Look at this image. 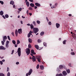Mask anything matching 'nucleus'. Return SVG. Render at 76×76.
<instances>
[{
  "mask_svg": "<svg viewBox=\"0 0 76 76\" xmlns=\"http://www.w3.org/2000/svg\"><path fill=\"white\" fill-rule=\"evenodd\" d=\"M10 76V72H8L7 74V76Z\"/></svg>",
  "mask_w": 76,
  "mask_h": 76,
  "instance_id": "ea45409f",
  "label": "nucleus"
},
{
  "mask_svg": "<svg viewBox=\"0 0 76 76\" xmlns=\"http://www.w3.org/2000/svg\"><path fill=\"white\" fill-rule=\"evenodd\" d=\"M26 53L27 54V56H28L30 53H31V51H30V49L29 48H27L26 50Z\"/></svg>",
  "mask_w": 76,
  "mask_h": 76,
  "instance_id": "7ed1b4c3",
  "label": "nucleus"
},
{
  "mask_svg": "<svg viewBox=\"0 0 76 76\" xmlns=\"http://www.w3.org/2000/svg\"><path fill=\"white\" fill-rule=\"evenodd\" d=\"M1 44L2 45H4V42H3V41H1Z\"/></svg>",
  "mask_w": 76,
  "mask_h": 76,
  "instance_id": "49530a36",
  "label": "nucleus"
},
{
  "mask_svg": "<svg viewBox=\"0 0 76 76\" xmlns=\"http://www.w3.org/2000/svg\"><path fill=\"white\" fill-rule=\"evenodd\" d=\"M48 24L49 25H51V22L50 21L48 23Z\"/></svg>",
  "mask_w": 76,
  "mask_h": 76,
  "instance_id": "864d4df0",
  "label": "nucleus"
},
{
  "mask_svg": "<svg viewBox=\"0 0 76 76\" xmlns=\"http://www.w3.org/2000/svg\"><path fill=\"white\" fill-rule=\"evenodd\" d=\"M32 69H30L28 73L26 74V76H28V75H29V76H30L31 73H32Z\"/></svg>",
  "mask_w": 76,
  "mask_h": 76,
  "instance_id": "20e7f679",
  "label": "nucleus"
},
{
  "mask_svg": "<svg viewBox=\"0 0 76 76\" xmlns=\"http://www.w3.org/2000/svg\"><path fill=\"white\" fill-rule=\"evenodd\" d=\"M39 31V29L38 28H33V32L34 34H37Z\"/></svg>",
  "mask_w": 76,
  "mask_h": 76,
  "instance_id": "f257e3e1",
  "label": "nucleus"
},
{
  "mask_svg": "<svg viewBox=\"0 0 76 76\" xmlns=\"http://www.w3.org/2000/svg\"><path fill=\"white\" fill-rule=\"evenodd\" d=\"M0 3L1 4H4V2L3 1H0Z\"/></svg>",
  "mask_w": 76,
  "mask_h": 76,
  "instance_id": "79ce46f5",
  "label": "nucleus"
},
{
  "mask_svg": "<svg viewBox=\"0 0 76 76\" xmlns=\"http://www.w3.org/2000/svg\"><path fill=\"white\" fill-rule=\"evenodd\" d=\"M71 55H75V53L74 52H71L70 53Z\"/></svg>",
  "mask_w": 76,
  "mask_h": 76,
  "instance_id": "c756f323",
  "label": "nucleus"
},
{
  "mask_svg": "<svg viewBox=\"0 0 76 76\" xmlns=\"http://www.w3.org/2000/svg\"><path fill=\"white\" fill-rule=\"evenodd\" d=\"M6 47L8 48L9 47V45H6Z\"/></svg>",
  "mask_w": 76,
  "mask_h": 76,
  "instance_id": "3c124183",
  "label": "nucleus"
},
{
  "mask_svg": "<svg viewBox=\"0 0 76 76\" xmlns=\"http://www.w3.org/2000/svg\"><path fill=\"white\" fill-rule=\"evenodd\" d=\"M18 32L19 34H21L22 33V29H19L18 30Z\"/></svg>",
  "mask_w": 76,
  "mask_h": 76,
  "instance_id": "1a4fd4ad",
  "label": "nucleus"
},
{
  "mask_svg": "<svg viewBox=\"0 0 76 76\" xmlns=\"http://www.w3.org/2000/svg\"><path fill=\"white\" fill-rule=\"evenodd\" d=\"M30 28L31 29H33V28H34V26L33 25H32V24H31Z\"/></svg>",
  "mask_w": 76,
  "mask_h": 76,
  "instance_id": "412c9836",
  "label": "nucleus"
},
{
  "mask_svg": "<svg viewBox=\"0 0 76 76\" xmlns=\"http://www.w3.org/2000/svg\"><path fill=\"white\" fill-rule=\"evenodd\" d=\"M30 54L31 56H33L32 60H33V61H36V58H35V57L33 56V54L32 53H30Z\"/></svg>",
  "mask_w": 76,
  "mask_h": 76,
  "instance_id": "423d86ee",
  "label": "nucleus"
},
{
  "mask_svg": "<svg viewBox=\"0 0 76 76\" xmlns=\"http://www.w3.org/2000/svg\"><path fill=\"white\" fill-rule=\"evenodd\" d=\"M33 24L34 25V26H36V23H35V22L33 21Z\"/></svg>",
  "mask_w": 76,
  "mask_h": 76,
  "instance_id": "4c0bfd02",
  "label": "nucleus"
},
{
  "mask_svg": "<svg viewBox=\"0 0 76 76\" xmlns=\"http://www.w3.org/2000/svg\"><path fill=\"white\" fill-rule=\"evenodd\" d=\"M59 68L60 69H63V66L62 65H60L59 66Z\"/></svg>",
  "mask_w": 76,
  "mask_h": 76,
  "instance_id": "b1692460",
  "label": "nucleus"
},
{
  "mask_svg": "<svg viewBox=\"0 0 76 76\" xmlns=\"http://www.w3.org/2000/svg\"><path fill=\"white\" fill-rule=\"evenodd\" d=\"M38 41V42L39 43H40V42H42V41H41V40L39 39L38 40H37Z\"/></svg>",
  "mask_w": 76,
  "mask_h": 76,
  "instance_id": "473e14b6",
  "label": "nucleus"
},
{
  "mask_svg": "<svg viewBox=\"0 0 76 76\" xmlns=\"http://www.w3.org/2000/svg\"><path fill=\"white\" fill-rule=\"evenodd\" d=\"M12 42L13 44H16V41L15 40H13L12 41Z\"/></svg>",
  "mask_w": 76,
  "mask_h": 76,
  "instance_id": "c85d7f7f",
  "label": "nucleus"
},
{
  "mask_svg": "<svg viewBox=\"0 0 76 76\" xmlns=\"http://www.w3.org/2000/svg\"><path fill=\"white\" fill-rule=\"evenodd\" d=\"M34 47L37 50H39V46L38 45H35Z\"/></svg>",
  "mask_w": 76,
  "mask_h": 76,
  "instance_id": "dca6fc26",
  "label": "nucleus"
},
{
  "mask_svg": "<svg viewBox=\"0 0 76 76\" xmlns=\"http://www.w3.org/2000/svg\"><path fill=\"white\" fill-rule=\"evenodd\" d=\"M13 53H14V50H12V52L11 53V54H13Z\"/></svg>",
  "mask_w": 76,
  "mask_h": 76,
  "instance_id": "4d7b16f0",
  "label": "nucleus"
},
{
  "mask_svg": "<svg viewBox=\"0 0 76 76\" xmlns=\"http://www.w3.org/2000/svg\"><path fill=\"white\" fill-rule=\"evenodd\" d=\"M43 45L44 46H45V47H46L47 46V43H46L45 42H44Z\"/></svg>",
  "mask_w": 76,
  "mask_h": 76,
  "instance_id": "c9c22d12",
  "label": "nucleus"
},
{
  "mask_svg": "<svg viewBox=\"0 0 76 76\" xmlns=\"http://www.w3.org/2000/svg\"><path fill=\"white\" fill-rule=\"evenodd\" d=\"M7 38L8 39H9V41H10V36H8L7 37Z\"/></svg>",
  "mask_w": 76,
  "mask_h": 76,
  "instance_id": "a19ab883",
  "label": "nucleus"
},
{
  "mask_svg": "<svg viewBox=\"0 0 76 76\" xmlns=\"http://www.w3.org/2000/svg\"><path fill=\"white\" fill-rule=\"evenodd\" d=\"M37 23H38V24H40V21H39V20H37Z\"/></svg>",
  "mask_w": 76,
  "mask_h": 76,
  "instance_id": "e433bc0d",
  "label": "nucleus"
},
{
  "mask_svg": "<svg viewBox=\"0 0 76 76\" xmlns=\"http://www.w3.org/2000/svg\"><path fill=\"white\" fill-rule=\"evenodd\" d=\"M46 20H47L48 22V21H49V20H48V18L46 17Z\"/></svg>",
  "mask_w": 76,
  "mask_h": 76,
  "instance_id": "e2e57ef3",
  "label": "nucleus"
},
{
  "mask_svg": "<svg viewBox=\"0 0 76 76\" xmlns=\"http://www.w3.org/2000/svg\"><path fill=\"white\" fill-rule=\"evenodd\" d=\"M16 64H19V62H17L16 63Z\"/></svg>",
  "mask_w": 76,
  "mask_h": 76,
  "instance_id": "052dcab7",
  "label": "nucleus"
},
{
  "mask_svg": "<svg viewBox=\"0 0 76 76\" xmlns=\"http://www.w3.org/2000/svg\"><path fill=\"white\" fill-rule=\"evenodd\" d=\"M31 54H32L34 55H35V54H36V53L34 52V50H31Z\"/></svg>",
  "mask_w": 76,
  "mask_h": 76,
  "instance_id": "9b49d317",
  "label": "nucleus"
},
{
  "mask_svg": "<svg viewBox=\"0 0 76 76\" xmlns=\"http://www.w3.org/2000/svg\"><path fill=\"white\" fill-rule=\"evenodd\" d=\"M66 71L67 73H70V71L69 69H66Z\"/></svg>",
  "mask_w": 76,
  "mask_h": 76,
  "instance_id": "4be33fe9",
  "label": "nucleus"
},
{
  "mask_svg": "<svg viewBox=\"0 0 76 76\" xmlns=\"http://www.w3.org/2000/svg\"><path fill=\"white\" fill-rule=\"evenodd\" d=\"M72 36L73 38H76V34L75 33H73L72 35Z\"/></svg>",
  "mask_w": 76,
  "mask_h": 76,
  "instance_id": "393cba45",
  "label": "nucleus"
},
{
  "mask_svg": "<svg viewBox=\"0 0 76 76\" xmlns=\"http://www.w3.org/2000/svg\"><path fill=\"white\" fill-rule=\"evenodd\" d=\"M18 10H19V11L20 12V11H21V10H22V8H20L18 9Z\"/></svg>",
  "mask_w": 76,
  "mask_h": 76,
  "instance_id": "09e8293b",
  "label": "nucleus"
},
{
  "mask_svg": "<svg viewBox=\"0 0 76 76\" xmlns=\"http://www.w3.org/2000/svg\"><path fill=\"white\" fill-rule=\"evenodd\" d=\"M18 47V45L15 44V47Z\"/></svg>",
  "mask_w": 76,
  "mask_h": 76,
  "instance_id": "bf43d9fd",
  "label": "nucleus"
},
{
  "mask_svg": "<svg viewBox=\"0 0 76 76\" xmlns=\"http://www.w3.org/2000/svg\"><path fill=\"white\" fill-rule=\"evenodd\" d=\"M67 41V40H64L63 42V43L64 44H66V42Z\"/></svg>",
  "mask_w": 76,
  "mask_h": 76,
  "instance_id": "cd10ccee",
  "label": "nucleus"
},
{
  "mask_svg": "<svg viewBox=\"0 0 76 76\" xmlns=\"http://www.w3.org/2000/svg\"><path fill=\"white\" fill-rule=\"evenodd\" d=\"M20 41H19V40H18L17 41V44H20Z\"/></svg>",
  "mask_w": 76,
  "mask_h": 76,
  "instance_id": "7c9ffc66",
  "label": "nucleus"
},
{
  "mask_svg": "<svg viewBox=\"0 0 76 76\" xmlns=\"http://www.w3.org/2000/svg\"><path fill=\"white\" fill-rule=\"evenodd\" d=\"M11 34H12V35H13V36H14L15 35L14 34V32H12V33Z\"/></svg>",
  "mask_w": 76,
  "mask_h": 76,
  "instance_id": "5fc2aeb1",
  "label": "nucleus"
},
{
  "mask_svg": "<svg viewBox=\"0 0 76 76\" xmlns=\"http://www.w3.org/2000/svg\"><path fill=\"white\" fill-rule=\"evenodd\" d=\"M2 16L4 19H6V18H5V17H4V15H3Z\"/></svg>",
  "mask_w": 76,
  "mask_h": 76,
  "instance_id": "680f3d73",
  "label": "nucleus"
},
{
  "mask_svg": "<svg viewBox=\"0 0 76 76\" xmlns=\"http://www.w3.org/2000/svg\"><path fill=\"white\" fill-rule=\"evenodd\" d=\"M68 65L69 66H70V67H72V66H71V63H69L68 64Z\"/></svg>",
  "mask_w": 76,
  "mask_h": 76,
  "instance_id": "13d9d810",
  "label": "nucleus"
},
{
  "mask_svg": "<svg viewBox=\"0 0 76 76\" xmlns=\"http://www.w3.org/2000/svg\"><path fill=\"white\" fill-rule=\"evenodd\" d=\"M28 41L29 43H32V40L29 38H28Z\"/></svg>",
  "mask_w": 76,
  "mask_h": 76,
  "instance_id": "2eb2a0df",
  "label": "nucleus"
},
{
  "mask_svg": "<svg viewBox=\"0 0 76 76\" xmlns=\"http://www.w3.org/2000/svg\"><path fill=\"white\" fill-rule=\"evenodd\" d=\"M59 76H63V74L61 73L59 74Z\"/></svg>",
  "mask_w": 76,
  "mask_h": 76,
  "instance_id": "6e6d98bb",
  "label": "nucleus"
},
{
  "mask_svg": "<svg viewBox=\"0 0 76 76\" xmlns=\"http://www.w3.org/2000/svg\"><path fill=\"white\" fill-rule=\"evenodd\" d=\"M26 5H27V7H29V3L28 1H27L26 2Z\"/></svg>",
  "mask_w": 76,
  "mask_h": 76,
  "instance_id": "5701e85b",
  "label": "nucleus"
},
{
  "mask_svg": "<svg viewBox=\"0 0 76 76\" xmlns=\"http://www.w3.org/2000/svg\"><path fill=\"white\" fill-rule=\"evenodd\" d=\"M44 34V32L42 31L40 33V35L41 36H42Z\"/></svg>",
  "mask_w": 76,
  "mask_h": 76,
  "instance_id": "bb28decb",
  "label": "nucleus"
},
{
  "mask_svg": "<svg viewBox=\"0 0 76 76\" xmlns=\"http://www.w3.org/2000/svg\"><path fill=\"white\" fill-rule=\"evenodd\" d=\"M62 74L64 76H66L67 75V73L66 71H64L62 72Z\"/></svg>",
  "mask_w": 76,
  "mask_h": 76,
  "instance_id": "6e6552de",
  "label": "nucleus"
},
{
  "mask_svg": "<svg viewBox=\"0 0 76 76\" xmlns=\"http://www.w3.org/2000/svg\"><path fill=\"white\" fill-rule=\"evenodd\" d=\"M0 63L1 65H2L3 64V62L1 61H0Z\"/></svg>",
  "mask_w": 76,
  "mask_h": 76,
  "instance_id": "603ef678",
  "label": "nucleus"
},
{
  "mask_svg": "<svg viewBox=\"0 0 76 76\" xmlns=\"http://www.w3.org/2000/svg\"><path fill=\"white\" fill-rule=\"evenodd\" d=\"M15 34L16 35V37H18V30L17 29L15 30Z\"/></svg>",
  "mask_w": 76,
  "mask_h": 76,
  "instance_id": "4468645a",
  "label": "nucleus"
},
{
  "mask_svg": "<svg viewBox=\"0 0 76 76\" xmlns=\"http://www.w3.org/2000/svg\"><path fill=\"white\" fill-rule=\"evenodd\" d=\"M35 5L36 6H37L38 7H40V6H41V5L40 4L38 3H35Z\"/></svg>",
  "mask_w": 76,
  "mask_h": 76,
  "instance_id": "f8f14e48",
  "label": "nucleus"
},
{
  "mask_svg": "<svg viewBox=\"0 0 76 76\" xmlns=\"http://www.w3.org/2000/svg\"><path fill=\"white\" fill-rule=\"evenodd\" d=\"M0 50H6V48H4L3 46H0Z\"/></svg>",
  "mask_w": 76,
  "mask_h": 76,
  "instance_id": "ddd939ff",
  "label": "nucleus"
},
{
  "mask_svg": "<svg viewBox=\"0 0 76 76\" xmlns=\"http://www.w3.org/2000/svg\"><path fill=\"white\" fill-rule=\"evenodd\" d=\"M51 8L52 9H53V8H56V7H55V6H54L53 5L52 6H51Z\"/></svg>",
  "mask_w": 76,
  "mask_h": 76,
  "instance_id": "de8ad7c7",
  "label": "nucleus"
},
{
  "mask_svg": "<svg viewBox=\"0 0 76 76\" xmlns=\"http://www.w3.org/2000/svg\"><path fill=\"white\" fill-rule=\"evenodd\" d=\"M32 33H33V31L32 32L31 31H30L27 35L28 38H29L31 37V35H32Z\"/></svg>",
  "mask_w": 76,
  "mask_h": 76,
  "instance_id": "0eeeda50",
  "label": "nucleus"
},
{
  "mask_svg": "<svg viewBox=\"0 0 76 76\" xmlns=\"http://www.w3.org/2000/svg\"><path fill=\"white\" fill-rule=\"evenodd\" d=\"M13 8H15V7H16L15 6V5H13Z\"/></svg>",
  "mask_w": 76,
  "mask_h": 76,
  "instance_id": "338daca9",
  "label": "nucleus"
},
{
  "mask_svg": "<svg viewBox=\"0 0 76 76\" xmlns=\"http://www.w3.org/2000/svg\"><path fill=\"white\" fill-rule=\"evenodd\" d=\"M37 6H35V7H34V9H37Z\"/></svg>",
  "mask_w": 76,
  "mask_h": 76,
  "instance_id": "0e129e2a",
  "label": "nucleus"
},
{
  "mask_svg": "<svg viewBox=\"0 0 76 76\" xmlns=\"http://www.w3.org/2000/svg\"><path fill=\"white\" fill-rule=\"evenodd\" d=\"M56 76H59V74H57L56 75Z\"/></svg>",
  "mask_w": 76,
  "mask_h": 76,
  "instance_id": "774afa93",
  "label": "nucleus"
},
{
  "mask_svg": "<svg viewBox=\"0 0 76 76\" xmlns=\"http://www.w3.org/2000/svg\"><path fill=\"white\" fill-rule=\"evenodd\" d=\"M30 5L31 7H34V6H35V5L33 3H31L30 4Z\"/></svg>",
  "mask_w": 76,
  "mask_h": 76,
  "instance_id": "6ab92c4d",
  "label": "nucleus"
},
{
  "mask_svg": "<svg viewBox=\"0 0 76 76\" xmlns=\"http://www.w3.org/2000/svg\"><path fill=\"white\" fill-rule=\"evenodd\" d=\"M10 4H12V5H13V4H15V2H14V1H11L10 2Z\"/></svg>",
  "mask_w": 76,
  "mask_h": 76,
  "instance_id": "a211bd4d",
  "label": "nucleus"
},
{
  "mask_svg": "<svg viewBox=\"0 0 76 76\" xmlns=\"http://www.w3.org/2000/svg\"><path fill=\"white\" fill-rule=\"evenodd\" d=\"M5 16L6 18H9V15L7 14L5 15Z\"/></svg>",
  "mask_w": 76,
  "mask_h": 76,
  "instance_id": "72a5a7b5",
  "label": "nucleus"
},
{
  "mask_svg": "<svg viewBox=\"0 0 76 76\" xmlns=\"http://www.w3.org/2000/svg\"><path fill=\"white\" fill-rule=\"evenodd\" d=\"M26 13L28 15H29V11L27 10L26 11Z\"/></svg>",
  "mask_w": 76,
  "mask_h": 76,
  "instance_id": "8fccbe9b",
  "label": "nucleus"
},
{
  "mask_svg": "<svg viewBox=\"0 0 76 76\" xmlns=\"http://www.w3.org/2000/svg\"><path fill=\"white\" fill-rule=\"evenodd\" d=\"M0 76H4V74L3 73H0Z\"/></svg>",
  "mask_w": 76,
  "mask_h": 76,
  "instance_id": "f704fd0d",
  "label": "nucleus"
},
{
  "mask_svg": "<svg viewBox=\"0 0 76 76\" xmlns=\"http://www.w3.org/2000/svg\"><path fill=\"white\" fill-rule=\"evenodd\" d=\"M17 53H18V56L20 57V55L21 54V51L20 48H19L18 50V51Z\"/></svg>",
  "mask_w": 76,
  "mask_h": 76,
  "instance_id": "f03ea898",
  "label": "nucleus"
},
{
  "mask_svg": "<svg viewBox=\"0 0 76 76\" xmlns=\"http://www.w3.org/2000/svg\"><path fill=\"white\" fill-rule=\"evenodd\" d=\"M36 58L38 60V62L40 63L41 62V56H36Z\"/></svg>",
  "mask_w": 76,
  "mask_h": 76,
  "instance_id": "39448f33",
  "label": "nucleus"
},
{
  "mask_svg": "<svg viewBox=\"0 0 76 76\" xmlns=\"http://www.w3.org/2000/svg\"><path fill=\"white\" fill-rule=\"evenodd\" d=\"M4 13V12H3V11H1L0 12V15H1V16H2L3 15Z\"/></svg>",
  "mask_w": 76,
  "mask_h": 76,
  "instance_id": "aec40b11",
  "label": "nucleus"
},
{
  "mask_svg": "<svg viewBox=\"0 0 76 76\" xmlns=\"http://www.w3.org/2000/svg\"><path fill=\"white\" fill-rule=\"evenodd\" d=\"M57 5H58V3H56L55 4L54 6L55 7V8L57 6Z\"/></svg>",
  "mask_w": 76,
  "mask_h": 76,
  "instance_id": "58836bf2",
  "label": "nucleus"
},
{
  "mask_svg": "<svg viewBox=\"0 0 76 76\" xmlns=\"http://www.w3.org/2000/svg\"><path fill=\"white\" fill-rule=\"evenodd\" d=\"M39 64H38L37 66V69H39Z\"/></svg>",
  "mask_w": 76,
  "mask_h": 76,
  "instance_id": "c03bdc74",
  "label": "nucleus"
},
{
  "mask_svg": "<svg viewBox=\"0 0 76 76\" xmlns=\"http://www.w3.org/2000/svg\"><path fill=\"white\" fill-rule=\"evenodd\" d=\"M29 1L31 2H33V0H29Z\"/></svg>",
  "mask_w": 76,
  "mask_h": 76,
  "instance_id": "69168bd1",
  "label": "nucleus"
},
{
  "mask_svg": "<svg viewBox=\"0 0 76 76\" xmlns=\"http://www.w3.org/2000/svg\"><path fill=\"white\" fill-rule=\"evenodd\" d=\"M28 47L29 48H30L31 47V44H30V43H29L28 45Z\"/></svg>",
  "mask_w": 76,
  "mask_h": 76,
  "instance_id": "2f4dec72",
  "label": "nucleus"
},
{
  "mask_svg": "<svg viewBox=\"0 0 76 76\" xmlns=\"http://www.w3.org/2000/svg\"><path fill=\"white\" fill-rule=\"evenodd\" d=\"M29 10H32L33 9L31 7H29Z\"/></svg>",
  "mask_w": 76,
  "mask_h": 76,
  "instance_id": "a18cd8bd",
  "label": "nucleus"
},
{
  "mask_svg": "<svg viewBox=\"0 0 76 76\" xmlns=\"http://www.w3.org/2000/svg\"><path fill=\"white\" fill-rule=\"evenodd\" d=\"M56 26L57 28H58L60 27V25L59 24H58V23H56Z\"/></svg>",
  "mask_w": 76,
  "mask_h": 76,
  "instance_id": "f3484780",
  "label": "nucleus"
},
{
  "mask_svg": "<svg viewBox=\"0 0 76 76\" xmlns=\"http://www.w3.org/2000/svg\"><path fill=\"white\" fill-rule=\"evenodd\" d=\"M5 39H7V36H4L3 38V40L4 42H5Z\"/></svg>",
  "mask_w": 76,
  "mask_h": 76,
  "instance_id": "9d476101",
  "label": "nucleus"
},
{
  "mask_svg": "<svg viewBox=\"0 0 76 76\" xmlns=\"http://www.w3.org/2000/svg\"><path fill=\"white\" fill-rule=\"evenodd\" d=\"M9 42L8 41H7L6 42V45H9Z\"/></svg>",
  "mask_w": 76,
  "mask_h": 76,
  "instance_id": "37998d69",
  "label": "nucleus"
},
{
  "mask_svg": "<svg viewBox=\"0 0 76 76\" xmlns=\"http://www.w3.org/2000/svg\"><path fill=\"white\" fill-rule=\"evenodd\" d=\"M40 67L41 70H43V69H44V66H43V65H41Z\"/></svg>",
  "mask_w": 76,
  "mask_h": 76,
  "instance_id": "a878e982",
  "label": "nucleus"
}]
</instances>
